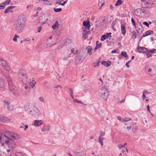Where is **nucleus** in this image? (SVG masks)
<instances>
[{
    "label": "nucleus",
    "instance_id": "473e14b6",
    "mask_svg": "<svg viewBox=\"0 0 156 156\" xmlns=\"http://www.w3.org/2000/svg\"><path fill=\"white\" fill-rule=\"evenodd\" d=\"M100 62H94L92 65V66L93 68H95L97 67L99 65V63Z\"/></svg>",
    "mask_w": 156,
    "mask_h": 156
},
{
    "label": "nucleus",
    "instance_id": "20e7f679",
    "mask_svg": "<svg viewBox=\"0 0 156 156\" xmlns=\"http://www.w3.org/2000/svg\"><path fill=\"white\" fill-rule=\"evenodd\" d=\"M98 94L102 99L106 100L109 95L108 91L105 87H102L98 90Z\"/></svg>",
    "mask_w": 156,
    "mask_h": 156
},
{
    "label": "nucleus",
    "instance_id": "6ab92c4d",
    "mask_svg": "<svg viewBox=\"0 0 156 156\" xmlns=\"http://www.w3.org/2000/svg\"><path fill=\"white\" fill-rule=\"evenodd\" d=\"M43 122L41 120H35L34 121V125L35 126H39L40 125L43 124Z\"/></svg>",
    "mask_w": 156,
    "mask_h": 156
},
{
    "label": "nucleus",
    "instance_id": "bf43d9fd",
    "mask_svg": "<svg viewBox=\"0 0 156 156\" xmlns=\"http://www.w3.org/2000/svg\"><path fill=\"white\" fill-rule=\"evenodd\" d=\"M105 132L103 131H101L100 132V136H103L105 135Z\"/></svg>",
    "mask_w": 156,
    "mask_h": 156
},
{
    "label": "nucleus",
    "instance_id": "ea45409f",
    "mask_svg": "<svg viewBox=\"0 0 156 156\" xmlns=\"http://www.w3.org/2000/svg\"><path fill=\"white\" fill-rule=\"evenodd\" d=\"M109 38V37L108 36H106V35L104 34L103 35L101 38V41H104L105 40L106 38Z\"/></svg>",
    "mask_w": 156,
    "mask_h": 156
},
{
    "label": "nucleus",
    "instance_id": "58836bf2",
    "mask_svg": "<svg viewBox=\"0 0 156 156\" xmlns=\"http://www.w3.org/2000/svg\"><path fill=\"white\" fill-rule=\"evenodd\" d=\"M123 2L121 0H118L116 2L115 4V6H117L120 5L122 4L123 3Z\"/></svg>",
    "mask_w": 156,
    "mask_h": 156
},
{
    "label": "nucleus",
    "instance_id": "6e6552de",
    "mask_svg": "<svg viewBox=\"0 0 156 156\" xmlns=\"http://www.w3.org/2000/svg\"><path fill=\"white\" fill-rule=\"evenodd\" d=\"M24 27V24L16 22V24L15 30L17 32L21 33L23 31Z\"/></svg>",
    "mask_w": 156,
    "mask_h": 156
},
{
    "label": "nucleus",
    "instance_id": "f3484780",
    "mask_svg": "<svg viewBox=\"0 0 156 156\" xmlns=\"http://www.w3.org/2000/svg\"><path fill=\"white\" fill-rule=\"evenodd\" d=\"M111 16H106L104 17L102 20H103L104 23L105 24H106L110 22L111 20Z\"/></svg>",
    "mask_w": 156,
    "mask_h": 156
},
{
    "label": "nucleus",
    "instance_id": "9d476101",
    "mask_svg": "<svg viewBox=\"0 0 156 156\" xmlns=\"http://www.w3.org/2000/svg\"><path fill=\"white\" fill-rule=\"evenodd\" d=\"M26 16L25 15L21 14L18 16L16 22L25 24L26 21Z\"/></svg>",
    "mask_w": 156,
    "mask_h": 156
},
{
    "label": "nucleus",
    "instance_id": "5701e85b",
    "mask_svg": "<svg viewBox=\"0 0 156 156\" xmlns=\"http://www.w3.org/2000/svg\"><path fill=\"white\" fill-rule=\"evenodd\" d=\"M1 120V122L4 123L9 122L10 121V119L9 118L6 117L4 116H2Z\"/></svg>",
    "mask_w": 156,
    "mask_h": 156
},
{
    "label": "nucleus",
    "instance_id": "aec40b11",
    "mask_svg": "<svg viewBox=\"0 0 156 156\" xmlns=\"http://www.w3.org/2000/svg\"><path fill=\"white\" fill-rule=\"evenodd\" d=\"M15 7L14 6H11L8 7L4 11L5 13H7L9 12H12L13 11L12 9L14 8Z\"/></svg>",
    "mask_w": 156,
    "mask_h": 156
},
{
    "label": "nucleus",
    "instance_id": "774afa93",
    "mask_svg": "<svg viewBox=\"0 0 156 156\" xmlns=\"http://www.w3.org/2000/svg\"><path fill=\"white\" fill-rule=\"evenodd\" d=\"M116 23V20L114 21L112 23V27H113V26L115 25Z\"/></svg>",
    "mask_w": 156,
    "mask_h": 156
},
{
    "label": "nucleus",
    "instance_id": "a878e982",
    "mask_svg": "<svg viewBox=\"0 0 156 156\" xmlns=\"http://www.w3.org/2000/svg\"><path fill=\"white\" fill-rule=\"evenodd\" d=\"M153 31L152 30H148L144 34H143L142 37H145V36L150 35L151 34H153Z\"/></svg>",
    "mask_w": 156,
    "mask_h": 156
},
{
    "label": "nucleus",
    "instance_id": "864d4df0",
    "mask_svg": "<svg viewBox=\"0 0 156 156\" xmlns=\"http://www.w3.org/2000/svg\"><path fill=\"white\" fill-rule=\"evenodd\" d=\"M126 143H125L124 145H120L118 146V147L119 149H121L122 148L124 147L125 145H126Z\"/></svg>",
    "mask_w": 156,
    "mask_h": 156
},
{
    "label": "nucleus",
    "instance_id": "0eeeda50",
    "mask_svg": "<svg viewBox=\"0 0 156 156\" xmlns=\"http://www.w3.org/2000/svg\"><path fill=\"white\" fill-rule=\"evenodd\" d=\"M13 140H4V144H6L9 148L12 149L16 147V144L15 142L14 141H12Z\"/></svg>",
    "mask_w": 156,
    "mask_h": 156
},
{
    "label": "nucleus",
    "instance_id": "c03bdc74",
    "mask_svg": "<svg viewBox=\"0 0 156 156\" xmlns=\"http://www.w3.org/2000/svg\"><path fill=\"white\" fill-rule=\"evenodd\" d=\"M132 37L134 39L136 37V33L135 31H133L132 33Z\"/></svg>",
    "mask_w": 156,
    "mask_h": 156
},
{
    "label": "nucleus",
    "instance_id": "ddd939ff",
    "mask_svg": "<svg viewBox=\"0 0 156 156\" xmlns=\"http://www.w3.org/2000/svg\"><path fill=\"white\" fill-rule=\"evenodd\" d=\"M143 10L142 9H137L134 10V12L137 16L141 17Z\"/></svg>",
    "mask_w": 156,
    "mask_h": 156
},
{
    "label": "nucleus",
    "instance_id": "0e129e2a",
    "mask_svg": "<svg viewBox=\"0 0 156 156\" xmlns=\"http://www.w3.org/2000/svg\"><path fill=\"white\" fill-rule=\"evenodd\" d=\"M132 126H128L126 127V129L127 131H129L131 128Z\"/></svg>",
    "mask_w": 156,
    "mask_h": 156
},
{
    "label": "nucleus",
    "instance_id": "49530a36",
    "mask_svg": "<svg viewBox=\"0 0 156 156\" xmlns=\"http://www.w3.org/2000/svg\"><path fill=\"white\" fill-rule=\"evenodd\" d=\"M36 83V82L34 80H32L31 82H30V83L31 85V88H33L35 85V84Z\"/></svg>",
    "mask_w": 156,
    "mask_h": 156
},
{
    "label": "nucleus",
    "instance_id": "a19ab883",
    "mask_svg": "<svg viewBox=\"0 0 156 156\" xmlns=\"http://www.w3.org/2000/svg\"><path fill=\"white\" fill-rule=\"evenodd\" d=\"M99 41H97L96 42V47L98 48V49L100 48L101 47L102 45V43H99Z\"/></svg>",
    "mask_w": 156,
    "mask_h": 156
},
{
    "label": "nucleus",
    "instance_id": "f704fd0d",
    "mask_svg": "<svg viewBox=\"0 0 156 156\" xmlns=\"http://www.w3.org/2000/svg\"><path fill=\"white\" fill-rule=\"evenodd\" d=\"M4 85L3 80L0 78V88H3L4 86Z\"/></svg>",
    "mask_w": 156,
    "mask_h": 156
},
{
    "label": "nucleus",
    "instance_id": "7c9ffc66",
    "mask_svg": "<svg viewBox=\"0 0 156 156\" xmlns=\"http://www.w3.org/2000/svg\"><path fill=\"white\" fill-rule=\"evenodd\" d=\"M55 44L56 43H52V42H51V41H48V40L47 41L46 44L48 47H51L52 45H55Z\"/></svg>",
    "mask_w": 156,
    "mask_h": 156
},
{
    "label": "nucleus",
    "instance_id": "bb28decb",
    "mask_svg": "<svg viewBox=\"0 0 156 156\" xmlns=\"http://www.w3.org/2000/svg\"><path fill=\"white\" fill-rule=\"evenodd\" d=\"M2 137V133L0 131V146L1 145H3L4 144V140H3Z\"/></svg>",
    "mask_w": 156,
    "mask_h": 156
},
{
    "label": "nucleus",
    "instance_id": "69168bd1",
    "mask_svg": "<svg viewBox=\"0 0 156 156\" xmlns=\"http://www.w3.org/2000/svg\"><path fill=\"white\" fill-rule=\"evenodd\" d=\"M33 6L32 5H27V9H29V8L32 7Z\"/></svg>",
    "mask_w": 156,
    "mask_h": 156
},
{
    "label": "nucleus",
    "instance_id": "423d86ee",
    "mask_svg": "<svg viewBox=\"0 0 156 156\" xmlns=\"http://www.w3.org/2000/svg\"><path fill=\"white\" fill-rule=\"evenodd\" d=\"M3 145H2L0 150V155L1 156H10V149H6L4 147Z\"/></svg>",
    "mask_w": 156,
    "mask_h": 156
},
{
    "label": "nucleus",
    "instance_id": "4d7b16f0",
    "mask_svg": "<svg viewBox=\"0 0 156 156\" xmlns=\"http://www.w3.org/2000/svg\"><path fill=\"white\" fill-rule=\"evenodd\" d=\"M142 23L143 24L146 26L147 27H149V24L146 21L143 22Z\"/></svg>",
    "mask_w": 156,
    "mask_h": 156
},
{
    "label": "nucleus",
    "instance_id": "412c9836",
    "mask_svg": "<svg viewBox=\"0 0 156 156\" xmlns=\"http://www.w3.org/2000/svg\"><path fill=\"white\" fill-rule=\"evenodd\" d=\"M84 91L85 92H90L92 91V88L89 85H87L85 87V89Z\"/></svg>",
    "mask_w": 156,
    "mask_h": 156
},
{
    "label": "nucleus",
    "instance_id": "7ed1b4c3",
    "mask_svg": "<svg viewBox=\"0 0 156 156\" xmlns=\"http://www.w3.org/2000/svg\"><path fill=\"white\" fill-rule=\"evenodd\" d=\"M3 133L4 134L2 133V138L5 141L6 140H17L20 138L18 134L13 133L8 131Z\"/></svg>",
    "mask_w": 156,
    "mask_h": 156
},
{
    "label": "nucleus",
    "instance_id": "cd10ccee",
    "mask_svg": "<svg viewBox=\"0 0 156 156\" xmlns=\"http://www.w3.org/2000/svg\"><path fill=\"white\" fill-rule=\"evenodd\" d=\"M86 49L87 51V53L89 54L90 55H91L92 54V52L91 51L92 49L91 47L90 46H88L86 48Z\"/></svg>",
    "mask_w": 156,
    "mask_h": 156
},
{
    "label": "nucleus",
    "instance_id": "f03ea898",
    "mask_svg": "<svg viewBox=\"0 0 156 156\" xmlns=\"http://www.w3.org/2000/svg\"><path fill=\"white\" fill-rule=\"evenodd\" d=\"M24 108L27 111H29L30 113L34 117H38L40 115V111L38 108L32 104H26L24 105Z\"/></svg>",
    "mask_w": 156,
    "mask_h": 156
},
{
    "label": "nucleus",
    "instance_id": "e2e57ef3",
    "mask_svg": "<svg viewBox=\"0 0 156 156\" xmlns=\"http://www.w3.org/2000/svg\"><path fill=\"white\" fill-rule=\"evenodd\" d=\"M69 90L70 92V95H73V90L72 89V88H69Z\"/></svg>",
    "mask_w": 156,
    "mask_h": 156
},
{
    "label": "nucleus",
    "instance_id": "4c0bfd02",
    "mask_svg": "<svg viewBox=\"0 0 156 156\" xmlns=\"http://www.w3.org/2000/svg\"><path fill=\"white\" fill-rule=\"evenodd\" d=\"M83 31L85 33L87 34H90V31L87 30V29L85 28V27L83 28Z\"/></svg>",
    "mask_w": 156,
    "mask_h": 156
},
{
    "label": "nucleus",
    "instance_id": "2eb2a0df",
    "mask_svg": "<svg viewBox=\"0 0 156 156\" xmlns=\"http://www.w3.org/2000/svg\"><path fill=\"white\" fill-rule=\"evenodd\" d=\"M138 51L139 52L144 53L147 51V49L144 47H141L138 46L137 48Z\"/></svg>",
    "mask_w": 156,
    "mask_h": 156
},
{
    "label": "nucleus",
    "instance_id": "e433bc0d",
    "mask_svg": "<svg viewBox=\"0 0 156 156\" xmlns=\"http://www.w3.org/2000/svg\"><path fill=\"white\" fill-rule=\"evenodd\" d=\"M4 105L7 106L10 104V102L7 100H5L4 101Z\"/></svg>",
    "mask_w": 156,
    "mask_h": 156
},
{
    "label": "nucleus",
    "instance_id": "a211bd4d",
    "mask_svg": "<svg viewBox=\"0 0 156 156\" xmlns=\"http://www.w3.org/2000/svg\"><path fill=\"white\" fill-rule=\"evenodd\" d=\"M26 72L25 70L23 69H21L19 72L18 75L19 76L20 78H22L26 76Z\"/></svg>",
    "mask_w": 156,
    "mask_h": 156
},
{
    "label": "nucleus",
    "instance_id": "338daca9",
    "mask_svg": "<svg viewBox=\"0 0 156 156\" xmlns=\"http://www.w3.org/2000/svg\"><path fill=\"white\" fill-rule=\"evenodd\" d=\"M49 20L48 18H47L46 20L44 21V22L43 23V24H44L48 22V21Z\"/></svg>",
    "mask_w": 156,
    "mask_h": 156
},
{
    "label": "nucleus",
    "instance_id": "dca6fc26",
    "mask_svg": "<svg viewBox=\"0 0 156 156\" xmlns=\"http://www.w3.org/2000/svg\"><path fill=\"white\" fill-rule=\"evenodd\" d=\"M141 17H148L150 15V13L149 11L144 9H143Z\"/></svg>",
    "mask_w": 156,
    "mask_h": 156
},
{
    "label": "nucleus",
    "instance_id": "f8f14e48",
    "mask_svg": "<svg viewBox=\"0 0 156 156\" xmlns=\"http://www.w3.org/2000/svg\"><path fill=\"white\" fill-rule=\"evenodd\" d=\"M83 58L81 57V58H76L75 61V63L76 64L78 65L82 63L86 58L85 55H83Z\"/></svg>",
    "mask_w": 156,
    "mask_h": 156
},
{
    "label": "nucleus",
    "instance_id": "5fc2aeb1",
    "mask_svg": "<svg viewBox=\"0 0 156 156\" xmlns=\"http://www.w3.org/2000/svg\"><path fill=\"white\" fill-rule=\"evenodd\" d=\"M74 101L75 102L78 103H81V104H83V103L82 102L80 101H79L78 100H77L76 99H75V100H74Z\"/></svg>",
    "mask_w": 156,
    "mask_h": 156
},
{
    "label": "nucleus",
    "instance_id": "39448f33",
    "mask_svg": "<svg viewBox=\"0 0 156 156\" xmlns=\"http://www.w3.org/2000/svg\"><path fill=\"white\" fill-rule=\"evenodd\" d=\"M145 70L147 73L151 76L156 75V67L153 64H148L146 65Z\"/></svg>",
    "mask_w": 156,
    "mask_h": 156
},
{
    "label": "nucleus",
    "instance_id": "680f3d73",
    "mask_svg": "<svg viewBox=\"0 0 156 156\" xmlns=\"http://www.w3.org/2000/svg\"><path fill=\"white\" fill-rule=\"evenodd\" d=\"M99 23L100 24V25L101 26H103L105 24V23H104L102 20L101 21H100V22Z\"/></svg>",
    "mask_w": 156,
    "mask_h": 156
},
{
    "label": "nucleus",
    "instance_id": "de8ad7c7",
    "mask_svg": "<svg viewBox=\"0 0 156 156\" xmlns=\"http://www.w3.org/2000/svg\"><path fill=\"white\" fill-rule=\"evenodd\" d=\"M54 10L55 12H58L61 11L62 10V9L61 8H54Z\"/></svg>",
    "mask_w": 156,
    "mask_h": 156
},
{
    "label": "nucleus",
    "instance_id": "c9c22d12",
    "mask_svg": "<svg viewBox=\"0 0 156 156\" xmlns=\"http://www.w3.org/2000/svg\"><path fill=\"white\" fill-rule=\"evenodd\" d=\"M50 128L49 126H47L45 127H43L41 128V130L42 131L44 132L46 131H48L50 130Z\"/></svg>",
    "mask_w": 156,
    "mask_h": 156
},
{
    "label": "nucleus",
    "instance_id": "9b49d317",
    "mask_svg": "<svg viewBox=\"0 0 156 156\" xmlns=\"http://www.w3.org/2000/svg\"><path fill=\"white\" fill-rule=\"evenodd\" d=\"M141 5L143 8H149L152 7L151 3L145 1H143L141 3Z\"/></svg>",
    "mask_w": 156,
    "mask_h": 156
},
{
    "label": "nucleus",
    "instance_id": "1a4fd4ad",
    "mask_svg": "<svg viewBox=\"0 0 156 156\" xmlns=\"http://www.w3.org/2000/svg\"><path fill=\"white\" fill-rule=\"evenodd\" d=\"M0 65H2L4 69L6 70H9L10 69V67L7 62L1 58H0Z\"/></svg>",
    "mask_w": 156,
    "mask_h": 156
},
{
    "label": "nucleus",
    "instance_id": "b1692460",
    "mask_svg": "<svg viewBox=\"0 0 156 156\" xmlns=\"http://www.w3.org/2000/svg\"><path fill=\"white\" fill-rule=\"evenodd\" d=\"M121 27L122 34H125L126 32L125 26L123 24H122L121 25Z\"/></svg>",
    "mask_w": 156,
    "mask_h": 156
},
{
    "label": "nucleus",
    "instance_id": "09e8293b",
    "mask_svg": "<svg viewBox=\"0 0 156 156\" xmlns=\"http://www.w3.org/2000/svg\"><path fill=\"white\" fill-rule=\"evenodd\" d=\"M99 5L101 4V5H104V0H98Z\"/></svg>",
    "mask_w": 156,
    "mask_h": 156
},
{
    "label": "nucleus",
    "instance_id": "4468645a",
    "mask_svg": "<svg viewBox=\"0 0 156 156\" xmlns=\"http://www.w3.org/2000/svg\"><path fill=\"white\" fill-rule=\"evenodd\" d=\"M135 28L136 29L137 33L140 34L141 33L142 31L143 30V28L140 23H139L138 24L137 23Z\"/></svg>",
    "mask_w": 156,
    "mask_h": 156
},
{
    "label": "nucleus",
    "instance_id": "f257e3e1",
    "mask_svg": "<svg viewBox=\"0 0 156 156\" xmlns=\"http://www.w3.org/2000/svg\"><path fill=\"white\" fill-rule=\"evenodd\" d=\"M0 76L3 78L4 77L7 81L10 93L14 95H17L18 94V91L17 87L14 85L13 78L10 77L9 74L7 73H2Z\"/></svg>",
    "mask_w": 156,
    "mask_h": 156
},
{
    "label": "nucleus",
    "instance_id": "79ce46f5",
    "mask_svg": "<svg viewBox=\"0 0 156 156\" xmlns=\"http://www.w3.org/2000/svg\"><path fill=\"white\" fill-rule=\"evenodd\" d=\"M131 119L130 118H125L122 119V122H126L127 121L131 120Z\"/></svg>",
    "mask_w": 156,
    "mask_h": 156
},
{
    "label": "nucleus",
    "instance_id": "4be33fe9",
    "mask_svg": "<svg viewBox=\"0 0 156 156\" xmlns=\"http://www.w3.org/2000/svg\"><path fill=\"white\" fill-rule=\"evenodd\" d=\"M83 25L87 30L89 29L90 25L89 21H84L83 23Z\"/></svg>",
    "mask_w": 156,
    "mask_h": 156
},
{
    "label": "nucleus",
    "instance_id": "a18cd8bd",
    "mask_svg": "<svg viewBox=\"0 0 156 156\" xmlns=\"http://www.w3.org/2000/svg\"><path fill=\"white\" fill-rule=\"evenodd\" d=\"M7 108L8 110L10 111H12L13 109V106L10 104L7 106Z\"/></svg>",
    "mask_w": 156,
    "mask_h": 156
},
{
    "label": "nucleus",
    "instance_id": "72a5a7b5",
    "mask_svg": "<svg viewBox=\"0 0 156 156\" xmlns=\"http://www.w3.org/2000/svg\"><path fill=\"white\" fill-rule=\"evenodd\" d=\"M11 2V0H7L4 2L3 3L1 4V5H2L4 6L6 5H7L9 4L10 2Z\"/></svg>",
    "mask_w": 156,
    "mask_h": 156
},
{
    "label": "nucleus",
    "instance_id": "8fccbe9b",
    "mask_svg": "<svg viewBox=\"0 0 156 156\" xmlns=\"http://www.w3.org/2000/svg\"><path fill=\"white\" fill-rule=\"evenodd\" d=\"M131 22L132 23V25L135 27H136V23L135 21L133 18H132L131 19Z\"/></svg>",
    "mask_w": 156,
    "mask_h": 156
},
{
    "label": "nucleus",
    "instance_id": "37998d69",
    "mask_svg": "<svg viewBox=\"0 0 156 156\" xmlns=\"http://www.w3.org/2000/svg\"><path fill=\"white\" fill-rule=\"evenodd\" d=\"M121 55L125 57H127L128 55L126 52L122 51L121 53Z\"/></svg>",
    "mask_w": 156,
    "mask_h": 156
},
{
    "label": "nucleus",
    "instance_id": "c85d7f7f",
    "mask_svg": "<svg viewBox=\"0 0 156 156\" xmlns=\"http://www.w3.org/2000/svg\"><path fill=\"white\" fill-rule=\"evenodd\" d=\"M58 21H56L54 24H53L52 26V27L53 29L54 30L55 29L56 30V29L55 28L56 27H57L58 28Z\"/></svg>",
    "mask_w": 156,
    "mask_h": 156
},
{
    "label": "nucleus",
    "instance_id": "3c124183",
    "mask_svg": "<svg viewBox=\"0 0 156 156\" xmlns=\"http://www.w3.org/2000/svg\"><path fill=\"white\" fill-rule=\"evenodd\" d=\"M16 156H24L21 153L19 152H16L15 154Z\"/></svg>",
    "mask_w": 156,
    "mask_h": 156
},
{
    "label": "nucleus",
    "instance_id": "2f4dec72",
    "mask_svg": "<svg viewBox=\"0 0 156 156\" xmlns=\"http://www.w3.org/2000/svg\"><path fill=\"white\" fill-rule=\"evenodd\" d=\"M104 140L103 138L101 137V136H99L98 138V142L99 143L101 144V146H103V141Z\"/></svg>",
    "mask_w": 156,
    "mask_h": 156
},
{
    "label": "nucleus",
    "instance_id": "603ef678",
    "mask_svg": "<svg viewBox=\"0 0 156 156\" xmlns=\"http://www.w3.org/2000/svg\"><path fill=\"white\" fill-rule=\"evenodd\" d=\"M19 37V36H17L16 35H15L14 36V37L13 39V41L15 42H17V38Z\"/></svg>",
    "mask_w": 156,
    "mask_h": 156
},
{
    "label": "nucleus",
    "instance_id": "c756f323",
    "mask_svg": "<svg viewBox=\"0 0 156 156\" xmlns=\"http://www.w3.org/2000/svg\"><path fill=\"white\" fill-rule=\"evenodd\" d=\"M156 52V49H149L148 51L146 54V55L147 56H148V55L149 53H151L152 54L153 53H154Z\"/></svg>",
    "mask_w": 156,
    "mask_h": 156
},
{
    "label": "nucleus",
    "instance_id": "6e6d98bb",
    "mask_svg": "<svg viewBox=\"0 0 156 156\" xmlns=\"http://www.w3.org/2000/svg\"><path fill=\"white\" fill-rule=\"evenodd\" d=\"M39 100H40V101L42 102H44V98L42 97H40L39 98Z\"/></svg>",
    "mask_w": 156,
    "mask_h": 156
},
{
    "label": "nucleus",
    "instance_id": "13d9d810",
    "mask_svg": "<svg viewBox=\"0 0 156 156\" xmlns=\"http://www.w3.org/2000/svg\"><path fill=\"white\" fill-rule=\"evenodd\" d=\"M42 29V27L41 26L38 27L37 28V31L38 33H39L41 31Z\"/></svg>",
    "mask_w": 156,
    "mask_h": 156
},
{
    "label": "nucleus",
    "instance_id": "393cba45",
    "mask_svg": "<svg viewBox=\"0 0 156 156\" xmlns=\"http://www.w3.org/2000/svg\"><path fill=\"white\" fill-rule=\"evenodd\" d=\"M101 64L106 67H108L111 65V62L110 61L106 62L103 61L101 62Z\"/></svg>",
    "mask_w": 156,
    "mask_h": 156
},
{
    "label": "nucleus",
    "instance_id": "052dcab7",
    "mask_svg": "<svg viewBox=\"0 0 156 156\" xmlns=\"http://www.w3.org/2000/svg\"><path fill=\"white\" fill-rule=\"evenodd\" d=\"M131 60L128 61L126 64V66L128 68H129V63L131 62Z\"/></svg>",
    "mask_w": 156,
    "mask_h": 156
}]
</instances>
